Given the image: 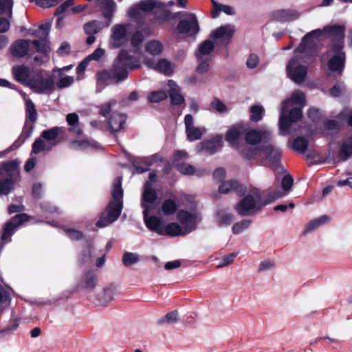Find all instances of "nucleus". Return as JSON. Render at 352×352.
I'll return each mask as SVG.
<instances>
[{
    "mask_svg": "<svg viewBox=\"0 0 352 352\" xmlns=\"http://www.w3.org/2000/svg\"><path fill=\"white\" fill-rule=\"evenodd\" d=\"M245 140L250 145H256L261 141L263 142L261 147L241 151L245 157L254 159L261 164L267 162L270 167L275 169L280 167L281 151L269 143L272 140L270 131L266 129L250 130L246 133Z\"/></svg>",
    "mask_w": 352,
    "mask_h": 352,
    "instance_id": "obj_1",
    "label": "nucleus"
},
{
    "mask_svg": "<svg viewBox=\"0 0 352 352\" xmlns=\"http://www.w3.org/2000/svg\"><path fill=\"white\" fill-rule=\"evenodd\" d=\"M322 36L321 29H316L305 34L299 46L295 50V56L288 62L286 70L288 77L297 84H300L306 78L307 67L302 65L301 60L316 56L318 52V43Z\"/></svg>",
    "mask_w": 352,
    "mask_h": 352,
    "instance_id": "obj_2",
    "label": "nucleus"
},
{
    "mask_svg": "<svg viewBox=\"0 0 352 352\" xmlns=\"http://www.w3.org/2000/svg\"><path fill=\"white\" fill-rule=\"evenodd\" d=\"M140 66V60L132 56L126 50H121L113 66L109 70H104L98 74L97 86H104L109 83H118L126 79L129 75V70L138 68Z\"/></svg>",
    "mask_w": 352,
    "mask_h": 352,
    "instance_id": "obj_3",
    "label": "nucleus"
},
{
    "mask_svg": "<svg viewBox=\"0 0 352 352\" xmlns=\"http://www.w3.org/2000/svg\"><path fill=\"white\" fill-rule=\"evenodd\" d=\"M322 34H327L333 39L331 52L333 56L328 61L329 69L332 72L341 74L344 68L346 56L343 52L344 39L345 36V27L340 25L325 26L322 30Z\"/></svg>",
    "mask_w": 352,
    "mask_h": 352,
    "instance_id": "obj_4",
    "label": "nucleus"
},
{
    "mask_svg": "<svg viewBox=\"0 0 352 352\" xmlns=\"http://www.w3.org/2000/svg\"><path fill=\"white\" fill-rule=\"evenodd\" d=\"M285 193L279 190L262 195L256 190L252 195H247L234 207L236 212L241 216H248L259 211L263 206H266L283 197Z\"/></svg>",
    "mask_w": 352,
    "mask_h": 352,
    "instance_id": "obj_5",
    "label": "nucleus"
},
{
    "mask_svg": "<svg viewBox=\"0 0 352 352\" xmlns=\"http://www.w3.org/2000/svg\"><path fill=\"white\" fill-rule=\"evenodd\" d=\"M122 181V177H117L113 180L111 190L113 200L109 203L105 210L102 212L99 220L96 222L97 227L104 228L119 218L123 207Z\"/></svg>",
    "mask_w": 352,
    "mask_h": 352,
    "instance_id": "obj_6",
    "label": "nucleus"
},
{
    "mask_svg": "<svg viewBox=\"0 0 352 352\" xmlns=\"http://www.w3.org/2000/svg\"><path fill=\"white\" fill-rule=\"evenodd\" d=\"M289 107V100L282 103L281 113L279 118V133L281 135H287L292 133L293 123L298 121L302 115L300 108L295 107L291 109L288 116L286 113Z\"/></svg>",
    "mask_w": 352,
    "mask_h": 352,
    "instance_id": "obj_7",
    "label": "nucleus"
},
{
    "mask_svg": "<svg viewBox=\"0 0 352 352\" xmlns=\"http://www.w3.org/2000/svg\"><path fill=\"white\" fill-rule=\"evenodd\" d=\"M28 87L36 94H50L54 89V78L41 71L34 72Z\"/></svg>",
    "mask_w": 352,
    "mask_h": 352,
    "instance_id": "obj_8",
    "label": "nucleus"
},
{
    "mask_svg": "<svg viewBox=\"0 0 352 352\" xmlns=\"http://www.w3.org/2000/svg\"><path fill=\"white\" fill-rule=\"evenodd\" d=\"M131 25L129 23H120L115 25L111 30V36L109 41V47L119 48L125 45L130 35Z\"/></svg>",
    "mask_w": 352,
    "mask_h": 352,
    "instance_id": "obj_9",
    "label": "nucleus"
},
{
    "mask_svg": "<svg viewBox=\"0 0 352 352\" xmlns=\"http://www.w3.org/2000/svg\"><path fill=\"white\" fill-rule=\"evenodd\" d=\"M176 15L185 17L177 24V29L179 34H185L188 36H193L199 32V23L195 14L186 12H177Z\"/></svg>",
    "mask_w": 352,
    "mask_h": 352,
    "instance_id": "obj_10",
    "label": "nucleus"
},
{
    "mask_svg": "<svg viewBox=\"0 0 352 352\" xmlns=\"http://www.w3.org/2000/svg\"><path fill=\"white\" fill-rule=\"evenodd\" d=\"M30 217L25 213H21L14 216L8 222H7L3 230L1 236V241H6L14 232L15 229L22 225L24 222L28 221Z\"/></svg>",
    "mask_w": 352,
    "mask_h": 352,
    "instance_id": "obj_11",
    "label": "nucleus"
},
{
    "mask_svg": "<svg viewBox=\"0 0 352 352\" xmlns=\"http://www.w3.org/2000/svg\"><path fill=\"white\" fill-rule=\"evenodd\" d=\"M177 219L184 226L187 234L197 228V223L201 220L197 213H191L186 210H180L177 214Z\"/></svg>",
    "mask_w": 352,
    "mask_h": 352,
    "instance_id": "obj_12",
    "label": "nucleus"
},
{
    "mask_svg": "<svg viewBox=\"0 0 352 352\" xmlns=\"http://www.w3.org/2000/svg\"><path fill=\"white\" fill-rule=\"evenodd\" d=\"M234 31V27L228 24L212 31L210 36L216 43L226 45L229 43Z\"/></svg>",
    "mask_w": 352,
    "mask_h": 352,
    "instance_id": "obj_13",
    "label": "nucleus"
},
{
    "mask_svg": "<svg viewBox=\"0 0 352 352\" xmlns=\"http://www.w3.org/2000/svg\"><path fill=\"white\" fill-rule=\"evenodd\" d=\"M152 210H148V208L145 206V209L143 210L144 221L146 228L157 233L160 235L163 234L164 226L161 220L155 216H148Z\"/></svg>",
    "mask_w": 352,
    "mask_h": 352,
    "instance_id": "obj_14",
    "label": "nucleus"
},
{
    "mask_svg": "<svg viewBox=\"0 0 352 352\" xmlns=\"http://www.w3.org/2000/svg\"><path fill=\"white\" fill-rule=\"evenodd\" d=\"M157 199V193L155 190L152 188L151 182H146L144 185V191L142 195V207L145 209L146 207L148 208V210L154 209V203Z\"/></svg>",
    "mask_w": 352,
    "mask_h": 352,
    "instance_id": "obj_15",
    "label": "nucleus"
},
{
    "mask_svg": "<svg viewBox=\"0 0 352 352\" xmlns=\"http://www.w3.org/2000/svg\"><path fill=\"white\" fill-rule=\"evenodd\" d=\"M12 74L14 79L23 85L28 87V83L32 79L34 73L30 72V68L25 65L15 66L12 68Z\"/></svg>",
    "mask_w": 352,
    "mask_h": 352,
    "instance_id": "obj_16",
    "label": "nucleus"
},
{
    "mask_svg": "<svg viewBox=\"0 0 352 352\" xmlns=\"http://www.w3.org/2000/svg\"><path fill=\"white\" fill-rule=\"evenodd\" d=\"M14 188V181L10 173L0 166V195H8Z\"/></svg>",
    "mask_w": 352,
    "mask_h": 352,
    "instance_id": "obj_17",
    "label": "nucleus"
},
{
    "mask_svg": "<svg viewBox=\"0 0 352 352\" xmlns=\"http://www.w3.org/2000/svg\"><path fill=\"white\" fill-rule=\"evenodd\" d=\"M97 275L91 270L83 274L78 280L77 287L80 289L86 290H92L95 288L97 283Z\"/></svg>",
    "mask_w": 352,
    "mask_h": 352,
    "instance_id": "obj_18",
    "label": "nucleus"
},
{
    "mask_svg": "<svg viewBox=\"0 0 352 352\" xmlns=\"http://www.w3.org/2000/svg\"><path fill=\"white\" fill-rule=\"evenodd\" d=\"M34 122H32L28 121V120H25L20 135L15 140V142L9 147L10 151H13L19 148L25 142V140L32 135L34 127Z\"/></svg>",
    "mask_w": 352,
    "mask_h": 352,
    "instance_id": "obj_19",
    "label": "nucleus"
},
{
    "mask_svg": "<svg viewBox=\"0 0 352 352\" xmlns=\"http://www.w3.org/2000/svg\"><path fill=\"white\" fill-rule=\"evenodd\" d=\"M235 192L238 195H243L245 192V188L236 180H229L223 182L219 187V192L222 194Z\"/></svg>",
    "mask_w": 352,
    "mask_h": 352,
    "instance_id": "obj_20",
    "label": "nucleus"
},
{
    "mask_svg": "<svg viewBox=\"0 0 352 352\" xmlns=\"http://www.w3.org/2000/svg\"><path fill=\"white\" fill-rule=\"evenodd\" d=\"M30 41L27 39H18L14 41L10 47L12 56L18 58L24 57L28 53Z\"/></svg>",
    "mask_w": 352,
    "mask_h": 352,
    "instance_id": "obj_21",
    "label": "nucleus"
},
{
    "mask_svg": "<svg viewBox=\"0 0 352 352\" xmlns=\"http://www.w3.org/2000/svg\"><path fill=\"white\" fill-rule=\"evenodd\" d=\"M145 64L150 68L163 73L166 75H170L173 72V68L171 63L165 59H161L157 62L146 59Z\"/></svg>",
    "mask_w": 352,
    "mask_h": 352,
    "instance_id": "obj_22",
    "label": "nucleus"
},
{
    "mask_svg": "<svg viewBox=\"0 0 352 352\" xmlns=\"http://www.w3.org/2000/svg\"><path fill=\"white\" fill-rule=\"evenodd\" d=\"M126 116L123 113H113L109 118L108 124L112 133L121 131L124 129Z\"/></svg>",
    "mask_w": 352,
    "mask_h": 352,
    "instance_id": "obj_23",
    "label": "nucleus"
},
{
    "mask_svg": "<svg viewBox=\"0 0 352 352\" xmlns=\"http://www.w3.org/2000/svg\"><path fill=\"white\" fill-rule=\"evenodd\" d=\"M245 129L241 124L231 127L226 133L225 139L232 146H236Z\"/></svg>",
    "mask_w": 352,
    "mask_h": 352,
    "instance_id": "obj_24",
    "label": "nucleus"
},
{
    "mask_svg": "<svg viewBox=\"0 0 352 352\" xmlns=\"http://www.w3.org/2000/svg\"><path fill=\"white\" fill-rule=\"evenodd\" d=\"M63 131L64 129L63 127L54 126L50 129L43 131L41 137L49 142V145L52 147L58 144V142L56 140L58 135Z\"/></svg>",
    "mask_w": 352,
    "mask_h": 352,
    "instance_id": "obj_25",
    "label": "nucleus"
},
{
    "mask_svg": "<svg viewBox=\"0 0 352 352\" xmlns=\"http://www.w3.org/2000/svg\"><path fill=\"white\" fill-rule=\"evenodd\" d=\"M168 86L170 88L168 93L171 103L173 105H179L182 104L184 101V98L180 94L181 90L177 83L173 80H169L168 81Z\"/></svg>",
    "mask_w": 352,
    "mask_h": 352,
    "instance_id": "obj_26",
    "label": "nucleus"
},
{
    "mask_svg": "<svg viewBox=\"0 0 352 352\" xmlns=\"http://www.w3.org/2000/svg\"><path fill=\"white\" fill-rule=\"evenodd\" d=\"M96 6L103 9L104 18L111 20L116 10V3L113 0H95Z\"/></svg>",
    "mask_w": 352,
    "mask_h": 352,
    "instance_id": "obj_27",
    "label": "nucleus"
},
{
    "mask_svg": "<svg viewBox=\"0 0 352 352\" xmlns=\"http://www.w3.org/2000/svg\"><path fill=\"white\" fill-rule=\"evenodd\" d=\"M222 140V135H216L212 140L204 142L202 143V148L210 154H214L223 146Z\"/></svg>",
    "mask_w": 352,
    "mask_h": 352,
    "instance_id": "obj_28",
    "label": "nucleus"
},
{
    "mask_svg": "<svg viewBox=\"0 0 352 352\" xmlns=\"http://www.w3.org/2000/svg\"><path fill=\"white\" fill-rule=\"evenodd\" d=\"M94 248L91 244H88L80 253L78 258V263L79 265H89L93 263L95 256L93 252Z\"/></svg>",
    "mask_w": 352,
    "mask_h": 352,
    "instance_id": "obj_29",
    "label": "nucleus"
},
{
    "mask_svg": "<svg viewBox=\"0 0 352 352\" xmlns=\"http://www.w3.org/2000/svg\"><path fill=\"white\" fill-rule=\"evenodd\" d=\"M214 50V45L209 40L204 41L198 47L195 52L197 60H202L206 58H210V54Z\"/></svg>",
    "mask_w": 352,
    "mask_h": 352,
    "instance_id": "obj_30",
    "label": "nucleus"
},
{
    "mask_svg": "<svg viewBox=\"0 0 352 352\" xmlns=\"http://www.w3.org/2000/svg\"><path fill=\"white\" fill-rule=\"evenodd\" d=\"M272 17L277 21H289L298 19L299 14L296 10H280L274 12Z\"/></svg>",
    "mask_w": 352,
    "mask_h": 352,
    "instance_id": "obj_31",
    "label": "nucleus"
},
{
    "mask_svg": "<svg viewBox=\"0 0 352 352\" xmlns=\"http://www.w3.org/2000/svg\"><path fill=\"white\" fill-rule=\"evenodd\" d=\"M71 147L74 149L85 150L89 148L101 149L102 146L94 140H76L71 143Z\"/></svg>",
    "mask_w": 352,
    "mask_h": 352,
    "instance_id": "obj_32",
    "label": "nucleus"
},
{
    "mask_svg": "<svg viewBox=\"0 0 352 352\" xmlns=\"http://www.w3.org/2000/svg\"><path fill=\"white\" fill-rule=\"evenodd\" d=\"M114 293L115 289L113 286H109L104 288L103 290L97 295V300L99 305L106 306L113 300Z\"/></svg>",
    "mask_w": 352,
    "mask_h": 352,
    "instance_id": "obj_33",
    "label": "nucleus"
},
{
    "mask_svg": "<svg viewBox=\"0 0 352 352\" xmlns=\"http://www.w3.org/2000/svg\"><path fill=\"white\" fill-rule=\"evenodd\" d=\"M329 216L322 215L318 218L309 221L305 226L304 233H309L319 228L320 226L328 223L330 221Z\"/></svg>",
    "mask_w": 352,
    "mask_h": 352,
    "instance_id": "obj_34",
    "label": "nucleus"
},
{
    "mask_svg": "<svg viewBox=\"0 0 352 352\" xmlns=\"http://www.w3.org/2000/svg\"><path fill=\"white\" fill-rule=\"evenodd\" d=\"M66 120L69 126V131L76 135H80L82 131L79 126V118L75 113H69L66 116Z\"/></svg>",
    "mask_w": 352,
    "mask_h": 352,
    "instance_id": "obj_35",
    "label": "nucleus"
},
{
    "mask_svg": "<svg viewBox=\"0 0 352 352\" xmlns=\"http://www.w3.org/2000/svg\"><path fill=\"white\" fill-rule=\"evenodd\" d=\"M187 234L185 232L184 228H182L178 223H170L163 228V234L162 235H168L170 236H185Z\"/></svg>",
    "mask_w": 352,
    "mask_h": 352,
    "instance_id": "obj_36",
    "label": "nucleus"
},
{
    "mask_svg": "<svg viewBox=\"0 0 352 352\" xmlns=\"http://www.w3.org/2000/svg\"><path fill=\"white\" fill-rule=\"evenodd\" d=\"M217 220L219 226H228L234 221V215L226 209H220L217 212Z\"/></svg>",
    "mask_w": 352,
    "mask_h": 352,
    "instance_id": "obj_37",
    "label": "nucleus"
},
{
    "mask_svg": "<svg viewBox=\"0 0 352 352\" xmlns=\"http://www.w3.org/2000/svg\"><path fill=\"white\" fill-rule=\"evenodd\" d=\"M164 50L162 43L157 40H151L145 45V50L147 53L157 56L162 53Z\"/></svg>",
    "mask_w": 352,
    "mask_h": 352,
    "instance_id": "obj_38",
    "label": "nucleus"
},
{
    "mask_svg": "<svg viewBox=\"0 0 352 352\" xmlns=\"http://www.w3.org/2000/svg\"><path fill=\"white\" fill-rule=\"evenodd\" d=\"M213 5V10L212 11V16L213 18H217L219 16L220 12H223L228 15H232L234 14V11L232 7L230 6L221 5L216 1L212 0Z\"/></svg>",
    "mask_w": 352,
    "mask_h": 352,
    "instance_id": "obj_39",
    "label": "nucleus"
},
{
    "mask_svg": "<svg viewBox=\"0 0 352 352\" xmlns=\"http://www.w3.org/2000/svg\"><path fill=\"white\" fill-rule=\"evenodd\" d=\"M38 119V113L36 107L32 100H27L25 104V120L32 122H36Z\"/></svg>",
    "mask_w": 352,
    "mask_h": 352,
    "instance_id": "obj_40",
    "label": "nucleus"
},
{
    "mask_svg": "<svg viewBox=\"0 0 352 352\" xmlns=\"http://www.w3.org/2000/svg\"><path fill=\"white\" fill-rule=\"evenodd\" d=\"M179 201L172 199H166L162 206V210L165 215H170L174 214L177 210Z\"/></svg>",
    "mask_w": 352,
    "mask_h": 352,
    "instance_id": "obj_41",
    "label": "nucleus"
},
{
    "mask_svg": "<svg viewBox=\"0 0 352 352\" xmlns=\"http://www.w3.org/2000/svg\"><path fill=\"white\" fill-rule=\"evenodd\" d=\"M52 19H47L45 23L39 25L37 30H34L33 34L38 37L47 38L52 25Z\"/></svg>",
    "mask_w": 352,
    "mask_h": 352,
    "instance_id": "obj_42",
    "label": "nucleus"
},
{
    "mask_svg": "<svg viewBox=\"0 0 352 352\" xmlns=\"http://www.w3.org/2000/svg\"><path fill=\"white\" fill-rule=\"evenodd\" d=\"M352 155V134L348 142H344L340 148V157L342 161L347 160Z\"/></svg>",
    "mask_w": 352,
    "mask_h": 352,
    "instance_id": "obj_43",
    "label": "nucleus"
},
{
    "mask_svg": "<svg viewBox=\"0 0 352 352\" xmlns=\"http://www.w3.org/2000/svg\"><path fill=\"white\" fill-rule=\"evenodd\" d=\"M32 44L36 52L42 54L47 55L50 50L47 38H41L39 40H34Z\"/></svg>",
    "mask_w": 352,
    "mask_h": 352,
    "instance_id": "obj_44",
    "label": "nucleus"
},
{
    "mask_svg": "<svg viewBox=\"0 0 352 352\" xmlns=\"http://www.w3.org/2000/svg\"><path fill=\"white\" fill-rule=\"evenodd\" d=\"M307 146V140L301 136L297 137L292 143L293 149L300 153H304L306 151Z\"/></svg>",
    "mask_w": 352,
    "mask_h": 352,
    "instance_id": "obj_45",
    "label": "nucleus"
},
{
    "mask_svg": "<svg viewBox=\"0 0 352 352\" xmlns=\"http://www.w3.org/2000/svg\"><path fill=\"white\" fill-rule=\"evenodd\" d=\"M203 132L204 129L196 127L195 126L186 129L187 138L190 142L201 139L203 135Z\"/></svg>",
    "mask_w": 352,
    "mask_h": 352,
    "instance_id": "obj_46",
    "label": "nucleus"
},
{
    "mask_svg": "<svg viewBox=\"0 0 352 352\" xmlns=\"http://www.w3.org/2000/svg\"><path fill=\"white\" fill-rule=\"evenodd\" d=\"M162 6V3L155 0H144L138 3V8L144 12H149L153 10L155 8H160Z\"/></svg>",
    "mask_w": 352,
    "mask_h": 352,
    "instance_id": "obj_47",
    "label": "nucleus"
},
{
    "mask_svg": "<svg viewBox=\"0 0 352 352\" xmlns=\"http://www.w3.org/2000/svg\"><path fill=\"white\" fill-rule=\"evenodd\" d=\"M341 127L340 122L334 120H328L324 122V129L326 135L337 133Z\"/></svg>",
    "mask_w": 352,
    "mask_h": 352,
    "instance_id": "obj_48",
    "label": "nucleus"
},
{
    "mask_svg": "<svg viewBox=\"0 0 352 352\" xmlns=\"http://www.w3.org/2000/svg\"><path fill=\"white\" fill-rule=\"evenodd\" d=\"M101 22L94 20L84 25V30L87 34H96L101 30Z\"/></svg>",
    "mask_w": 352,
    "mask_h": 352,
    "instance_id": "obj_49",
    "label": "nucleus"
},
{
    "mask_svg": "<svg viewBox=\"0 0 352 352\" xmlns=\"http://www.w3.org/2000/svg\"><path fill=\"white\" fill-rule=\"evenodd\" d=\"M13 0H0V15L6 14L8 18L12 16Z\"/></svg>",
    "mask_w": 352,
    "mask_h": 352,
    "instance_id": "obj_50",
    "label": "nucleus"
},
{
    "mask_svg": "<svg viewBox=\"0 0 352 352\" xmlns=\"http://www.w3.org/2000/svg\"><path fill=\"white\" fill-rule=\"evenodd\" d=\"M265 113V109L262 106L254 105L250 109V120L258 122L262 120Z\"/></svg>",
    "mask_w": 352,
    "mask_h": 352,
    "instance_id": "obj_51",
    "label": "nucleus"
},
{
    "mask_svg": "<svg viewBox=\"0 0 352 352\" xmlns=\"http://www.w3.org/2000/svg\"><path fill=\"white\" fill-rule=\"evenodd\" d=\"M74 6V0H67L60 4L57 8L54 13L55 16L65 15L67 16L71 12V9Z\"/></svg>",
    "mask_w": 352,
    "mask_h": 352,
    "instance_id": "obj_52",
    "label": "nucleus"
},
{
    "mask_svg": "<svg viewBox=\"0 0 352 352\" xmlns=\"http://www.w3.org/2000/svg\"><path fill=\"white\" fill-rule=\"evenodd\" d=\"M52 147L50 145L49 146H47V144L45 142V140L42 138H37L34 142L32 144V153L34 154H38L43 151H50L51 150Z\"/></svg>",
    "mask_w": 352,
    "mask_h": 352,
    "instance_id": "obj_53",
    "label": "nucleus"
},
{
    "mask_svg": "<svg viewBox=\"0 0 352 352\" xmlns=\"http://www.w3.org/2000/svg\"><path fill=\"white\" fill-rule=\"evenodd\" d=\"M252 223L251 220L243 219L239 222L235 223L232 228V231L234 234H239L247 230Z\"/></svg>",
    "mask_w": 352,
    "mask_h": 352,
    "instance_id": "obj_54",
    "label": "nucleus"
},
{
    "mask_svg": "<svg viewBox=\"0 0 352 352\" xmlns=\"http://www.w3.org/2000/svg\"><path fill=\"white\" fill-rule=\"evenodd\" d=\"M289 100V103L292 102L294 104L305 106L306 104V97L303 92L300 90L294 91L292 95Z\"/></svg>",
    "mask_w": 352,
    "mask_h": 352,
    "instance_id": "obj_55",
    "label": "nucleus"
},
{
    "mask_svg": "<svg viewBox=\"0 0 352 352\" xmlns=\"http://www.w3.org/2000/svg\"><path fill=\"white\" fill-rule=\"evenodd\" d=\"M167 97L166 91L160 90L150 93L148 96V100L151 103H156L166 99Z\"/></svg>",
    "mask_w": 352,
    "mask_h": 352,
    "instance_id": "obj_56",
    "label": "nucleus"
},
{
    "mask_svg": "<svg viewBox=\"0 0 352 352\" xmlns=\"http://www.w3.org/2000/svg\"><path fill=\"white\" fill-rule=\"evenodd\" d=\"M178 317V312L177 311H172L170 312L167 313L164 316L158 320V324H173L177 322Z\"/></svg>",
    "mask_w": 352,
    "mask_h": 352,
    "instance_id": "obj_57",
    "label": "nucleus"
},
{
    "mask_svg": "<svg viewBox=\"0 0 352 352\" xmlns=\"http://www.w3.org/2000/svg\"><path fill=\"white\" fill-rule=\"evenodd\" d=\"M138 261V255L131 252H125L122 256L124 265L131 266Z\"/></svg>",
    "mask_w": 352,
    "mask_h": 352,
    "instance_id": "obj_58",
    "label": "nucleus"
},
{
    "mask_svg": "<svg viewBox=\"0 0 352 352\" xmlns=\"http://www.w3.org/2000/svg\"><path fill=\"white\" fill-rule=\"evenodd\" d=\"M210 107L219 113H225L228 111V108L226 104L217 98H214L211 102Z\"/></svg>",
    "mask_w": 352,
    "mask_h": 352,
    "instance_id": "obj_59",
    "label": "nucleus"
},
{
    "mask_svg": "<svg viewBox=\"0 0 352 352\" xmlns=\"http://www.w3.org/2000/svg\"><path fill=\"white\" fill-rule=\"evenodd\" d=\"M177 170L183 175H190L196 173L195 167L187 163H181L177 164Z\"/></svg>",
    "mask_w": 352,
    "mask_h": 352,
    "instance_id": "obj_60",
    "label": "nucleus"
},
{
    "mask_svg": "<svg viewBox=\"0 0 352 352\" xmlns=\"http://www.w3.org/2000/svg\"><path fill=\"white\" fill-rule=\"evenodd\" d=\"M74 82L73 76H66L60 78L56 82V85L59 89H64L71 86Z\"/></svg>",
    "mask_w": 352,
    "mask_h": 352,
    "instance_id": "obj_61",
    "label": "nucleus"
},
{
    "mask_svg": "<svg viewBox=\"0 0 352 352\" xmlns=\"http://www.w3.org/2000/svg\"><path fill=\"white\" fill-rule=\"evenodd\" d=\"M238 255V252H232L224 256L219 263L217 268H221L228 266L234 262V258Z\"/></svg>",
    "mask_w": 352,
    "mask_h": 352,
    "instance_id": "obj_62",
    "label": "nucleus"
},
{
    "mask_svg": "<svg viewBox=\"0 0 352 352\" xmlns=\"http://www.w3.org/2000/svg\"><path fill=\"white\" fill-rule=\"evenodd\" d=\"M199 62V64L197 67V72L199 74H205L208 71L209 69V62L210 61V58H203L202 60H197Z\"/></svg>",
    "mask_w": 352,
    "mask_h": 352,
    "instance_id": "obj_63",
    "label": "nucleus"
},
{
    "mask_svg": "<svg viewBox=\"0 0 352 352\" xmlns=\"http://www.w3.org/2000/svg\"><path fill=\"white\" fill-rule=\"evenodd\" d=\"M144 39V37L142 33L140 31H136L131 37V44L133 47H137L143 42Z\"/></svg>",
    "mask_w": 352,
    "mask_h": 352,
    "instance_id": "obj_64",
    "label": "nucleus"
}]
</instances>
